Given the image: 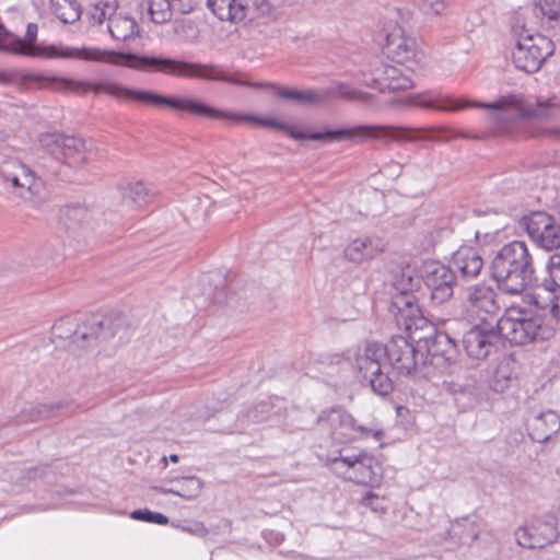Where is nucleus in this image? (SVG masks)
<instances>
[{"mask_svg":"<svg viewBox=\"0 0 560 560\" xmlns=\"http://www.w3.org/2000/svg\"><path fill=\"white\" fill-rule=\"evenodd\" d=\"M271 410L272 407L269 401H260L253 408L248 409L244 417L248 422L260 423L269 419Z\"/></svg>","mask_w":560,"mask_h":560,"instance_id":"obj_40","label":"nucleus"},{"mask_svg":"<svg viewBox=\"0 0 560 560\" xmlns=\"http://www.w3.org/2000/svg\"><path fill=\"white\" fill-rule=\"evenodd\" d=\"M454 269L465 279L476 278L482 270L483 260L476 249L460 247L452 258Z\"/></svg>","mask_w":560,"mask_h":560,"instance_id":"obj_22","label":"nucleus"},{"mask_svg":"<svg viewBox=\"0 0 560 560\" xmlns=\"http://www.w3.org/2000/svg\"><path fill=\"white\" fill-rule=\"evenodd\" d=\"M9 139V133L5 130H0V143L5 142Z\"/></svg>","mask_w":560,"mask_h":560,"instance_id":"obj_53","label":"nucleus"},{"mask_svg":"<svg viewBox=\"0 0 560 560\" xmlns=\"http://www.w3.org/2000/svg\"><path fill=\"white\" fill-rule=\"evenodd\" d=\"M389 82H386V92H395L400 90H408L413 86L412 80L405 73L402 67L396 66V74L392 75Z\"/></svg>","mask_w":560,"mask_h":560,"instance_id":"obj_39","label":"nucleus"},{"mask_svg":"<svg viewBox=\"0 0 560 560\" xmlns=\"http://www.w3.org/2000/svg\"><path fill=\"white\" fill-rule=\"evenodd\" d=\"M451 530L463 544L471 545L481 533V522L465 517L456 521Z\"/></svg>","mask_w":560,"mask_h":560,"instance_id":"obj_30","label":"nucleus"},{"mask_svg":"<svg viewBox=\"0 0 560 560\" xmlns=\"http://www.w3.org/2000/svg\"><path fill=\"white\" fill-rule=\"evenodd\" d=\"M378 500V495L373 492H366L362 498V504L371 506L373 510H377L374 501Z\"/></svg>","mask_w":560,"mask_h":560,"instance_id":"obj_49","label":"nucleus"},{"mask_svg":"<svg viewBox=\"0 0 560 560\" xmlns=\"http://www.w3.org/2000/svg\"><path fill=\"white\" fill-rule=\"evenodd\" d=\"M489 276L506 295H522L537 281L533 254L523 241H512L493 253Z\"/></svg>","mask_w":560,"mask_h":560,"instance_id":"obj_4","label":"nucleus"},{"mask_svg":"<svg viewBox=\"0 0 560 560\" xmlns=\"http://www.w3.org/2000/svg\"><path fill=\"white\" fill-rule=\"evenodd\" d=\"M394 52L398 61L410 59L415 55V43L408 39H400Z\"/></svg>","mask_w":560,"mask_h":560,"instance_id":"obj_44","label":"nucleus"},{"mask_svg":"<svg viewBox=\"0 0 560 560\" xmlns=\"http://www.w3.org/2000/svg\"><path fill=\"white\" fill-rule=\"evenodd\" d=\"M558 536L559 532L553 518L534 520L515 532L516 542L528 549L545 548L553 544Z\"/></svg>","mask_w":560,"mask_h":560,"instance_id":"obj_18","label":"nucleus"},{"mask_svg":"<svg viewBox=\"0 0 560 560\" xmlns=\"http://www.w3.org/2000/svg\"><path fill=\"white\" fill-rule=\"evenodd\" d=\"M122 198L129 205L135 203L137 207H142L148 203L150 196L149 190L143 183L138 182L128 185L122 192Z\"/></svg>","mask_w":560,"mask_h":560,"instance_id":"obj_35","label":"nucleus"},{"mask_svg":"<svg viewBox=\"0 0 560 560\" xmlns=\"http://www.w3.org/2000/svg\"><path fill=\"white\" fill-rule=\"evenodd\" d=\"M117 1L116 0H101L97 2L90 12V19L96 23L102 24L116 15Z\"/></svg>","mask_w":560,"mask_h":560,"instance_id":"obj_36","label":"nucleus"},{"mask_svg":"<svg viewBox=\"0 0 560 560\" xmlns=\"http://www.w3.org/2000/svg\"><path fill=\"white\" fill-rule=\"evenodd\" d=\"M38 471H40V476L46 471V468H43V469H38V468H35L33 469V471H31L30 474H32V476H30V478H36L38 476Z\"/></svg>","mask_w":560,"mask_h":560,"instance_id":"obj_52","label":"nucleus"},{"mask_svg":"<svg viewBox=\"0 0 560 560\" xmlns=\"http://www.w3.org/2000/svg\"><path fill=\"white\" fill-rule=\"evenodd\" d=\"M9 30L0 22V50H2V44L8 39Z\"/></svg>","mask_w":560,"mask_h":560,"instance_id":"obj_50","label":"nucleus"},{"mask_svg":"<svg viewBox=\"0 0 560 560\" xmlns=\"http://www.w3.org/2000/svg\"><path fill=\"white\" fill-rule=\"evenodd\" d=\"M130 517L132 520L142 521L147 523H154L160 525H166L168 517L162 513L153 512L148 509L135 510L131 512Z\"/></svg>","mask_w":560,"mask_h":560,"instance_id":"obj_41","label":"nucleus"},{"mask_svg":"<svg viewBox=\"0 0 560 560\" xmlns=\"http://www.w3.org/2000/svg\"><path fill=\"white\" fill-rule=\"evenodd\" d=\"M113 336L114 331L109 320H98L95 317L90 320L89 328L86 325L82 327L77 326L71 317L60 318L51 328L54 341L56 339L72 338L71 342L78 347H81V342L89 341V343H92L98 339L106 340ZM82 348H85V346H82Z\"/></svg>","mask_w":560,"mask_h":560,"instance_id":"obj_13","label":"nucleus"},{"mask_svg":"<svg viewBox=\"0 0 560 560\" xmlns=\"http://www.w3.org/2000/svg\"><path fill=\"white\" fill-rule=\"evenodd\" d=\"M176 495L185 500H195L201 493L203 482L196 476L176 478Z\"/></svg>","mask_w":560,"mask_h":560,"instance_id":"obj_32","label":"nucleus"},{"mask_svg":"<svg viewBox=\"0 0 560 560\" xmlns=\"http://www.w3.org/2000/svg\"><path fill=\"white\" fill-rule=\"evenodd\" d=\"M526 425L533 441L542 443L560 430V416L552 410L533 412Z\"/></svg>","mask_w":560,"mask_h":560,"instance_id":"obj_20","label":"nucleus"},{"mask_svg":"<svg viewBox=\"0 0 560 560\" xmlns=\"http://www.w3.org/2000/svg\"><path fill=\"white\" fill-rule=\"evenodd\" d=\"M172 14L177 12L179 14L190 13L196 4L195 0H171Z\"/></svg>","mask_w":560,"mask_h":560,"instance_id":"obj_46","label":"nucleus"},{"mask_svg":"<svg viewBox=\"0 0 560 560\" xmlns=\"http://www.w3.org/2000/svg\"><path fill=\"white\" fill-rule=\"evenodd\" d=\"M521 225L537 247L547 252L560 249V222L555 217L535 211L522 217Z\"/></svg>","mask_w":560,"mask_h":560,"instance_id":"obj_15","label":"nucleus"},{"mask_svg":"<svg viewBox=\"0 0 560 560\" xmlns=\"http://www.w3.org/2000/svg\"><path fill=\"white\" fill-rule=\"evenodd\" d=\"M180 528L183 532H186V533L199 536V537H205L208 534V529L200 522H195L188 526H182Z\"/></svg>","mask_w":560,"mask_h":560,"instance_id":"obj_47","label":"nucleus"},{"mask_svg":"<svg viewBox=\"0 0 560 560\" xmlns=\"http://www.w3.org/2000/svg\"><path fill=\"white\" fill-rule=\"evenodd\" d=\"M56 16L66 24L77 22L81 16V5L77 0H50Z\"/></svg>","mask_w":560,"mask_h":560,"instance_id":"obj_31","label":"nucleus"},{"mask_svg":"<svg viewBox=\"0 0 560 560\" xmlns=\"http://www.w3.org/2000/svg\"><path fill=\"white\" fill-rule=\"evenodd\" d=\"M549 278L545 279L542 285L546 290L552 292L560 288V253L552 254L547 262Z\"/></svg>","mask_w":560,"mask_h":560,"instance_id":"obj_37","label":"nucleus"},{"mask_svg":"<svg viewBox=\"0 0 560 560\" xmlns=\"http://www.w3.org/2000/svg\"><path fill=\"white\" fill-rule=\"evenodd\" d=\"M497 292L490 285L479 283L468 287L465 291L464 303L467 311L486 322L500 310Z\"/></svg>","mask_w":560,"mask_h":560,"instance_id":"obj_19","label":"nucleus"},{"mask_svg":"<svg viewBox=\"0 0 560 560\" xmlns=\"http://www.w3.org/2000/svg\"><path fill=\"white\" fill-rule=\"evenodd\" d=\"M365 77V85L372 89H377L380 92H386V82L393 79V74H396V66L387 65L381 59L375 58L368 70L363 73Z\"/></svg>","mask_w":560,"mask_h":560,"instance_id":"obj_25","label":"nucleus"},{"mask_svg":"<svg viewBox=\"0 0 560 560\" xmlns=\"http://www.w3.org/2000/svg\"><path fill=\"white\" fill-rule=\"evenodd\" d=\"M382 252L378 244L371 237H362L352 241L343 250L345 258L351 262L360 264L373 258Z\"/></svg>","mask_w":560,"mask_h":560,"instance_id":"obj_26","label":"nucleus"},{"mask_svg":"<svg viewBox=\"0 0 560 560\" xmlns=\"http://www.w3.org/2000/svg\"><path fill=\"white\" fill-rule=\"evenodd\" d=\"M363 349V347H359L355 351H347V353H335L330 357L331 364H339L342 361H351L352 357L355 359V353Z\"/></svg>","mask_w":560,"mask_h":560,"instance_id":"obj_48","label":"nucleus"},{"mask_svg":"<svg viewBox=\"0 0 560 560\" xmlns=\"http://www.w3.org/2000/svg\"><path fill=\"white\" fill-rule=\"evenodd\" d=\"M68 404H40L28 409H24L16 417L18 424H27L31 422H37L40 420L49 419L59 415L65 413L63 410L69 409Z\"/></svg>","mask_w":560,"mask_h":560,"instance_id":"obj_24","label":"nucleus"},{"mask_svg":"<svg viewBox=\"0 0 560 560\" xmlns=\"http://www.w3.org/2000/svg\"><path fill=\"white\" fill-rule=\"evenodd\" d=\"M327 465L335 474L359 485H374L380 480L377 460L362 451L342 448L339 456L327 458Z\"/></svg>","mask_w":560,"mask_h":560,"instance_id":"obj_10","label":"nucleus"},{"mask_svg":"<svg viewBox=\"0 0 560 560\" xmlns=\"http://www.w3.org/2000/svg\"><path fill=\"white\" fill-rule=\"evenodd\" d=\"M335 93L348 101H359L362 103H369L372 98V94L351 88L346 83H338L336 85Z\"/></svg>","mask_w":560,"mask_h":560,"instance_id":"obj_38","label":"nucleus"},{"mask_svg":"<svg viewBox=\"0 0 560 560\" xmlns=\"http://www.w3.org/2000/svg\"><path fill=\"white\" fill-rule=\"evenodd\" d=\"M170 459L173 462V463H177L178 462V456L176 454H172L170 455Z\"/></svg>","mask_w":560,"mask_h":560,"instance_id":"obj_54","label":"nucleus"},{"mask_svg":"<svg viewBox=\"0 0 560 560\" xmlns=\"http://www.w3.org/2000/svg\"><path fill=\"white\" fill-rule=\"evenodd\" d=\"M516 377V362L512 358H503L493 372L490 383L491 388L497 393H502Z\"/></svg>","mask_w":560,"mask_h":560,"instance_id":"obj_28","label":"nucleus"},{"mask_svg":"<svg viewBox=\"0 0 560 560\" xmlns=\"http://www.w3.org/2000/svg\"><path fill=\"white\" fill-rule=\"evenodd\" d=\"M500 342L497 328L486 323L471 327L462 339L465 352L474 360L487 359L497 351Z\"/></svg>","mask_w":560,"mask_h":560,"instance_id":"obj_17","label":"nucleus"},{"mask_svg":"<svg viewBox=\"0 0 560 560\" xmlns=\"http://www.w3.org/2000/svg\"><path fill=\"white\" fill-rule=\"evenodd\" d=\"M0 184L12 197L38 207L47 201L48 190L44 180L18 159L0 164Z\"/></svg>","mask_w":560,"mask_h":560,"instance_id":"obj_6","label":"nucleus"},{"mask_svg":"<svg viewBox=\"0 0 560 560\" xmlns=\"http://www.w3.org/2000/svg\"><path fill=\"white\" fill-rule=\"evenodd\" d=\"M107 30L110 36L116 40H128L139 34V27L133 18L117 12L116 15L109 19Z\"/></svg>","mask_w":560,"mask_h":560,"instance_id":"obj_27","label":"nucleus"},{"mask_svg":"<svg viewBox=\"0 0 560 560\" xmlns=\"http://www.w3.org/2000/svg\"><path fill=\"white\" fill-rule=\"evenodd\" d=\"M59 82L60 89L78 94H85L89 91H92L95 94L104 92L122 102L132 101L152 107H170L176 112L188 113L196 117H206L219 120L225 119L232 121H254L261 126L284 130L295 140H315V132L307 133L296 130L291 125L284 124L278 119L222 110L191 97L163 95L153 91L131 89L109 81L89 83L70 79H61Z\"/></svg>","mask_w":560,"mask_h":560,"instance_id":"obj_2","label":"nucleus"},{"mask_svg":"<svg viewBox=\"0 0 560 560\" xmlns=\"http://www.w3.org/2000/svg\"><path fill=\"white\" fill-rule=\"evenodd\" d=\"M523 12H516L512 21L515 47L512 62L516 69L526 73L537 72L555 51L553 42L542 34H532L525 26Z\"/></svg>","mask_w":560,"mask_h":560,"instance_id":"obj_5","label":"nucleus"},{"mask_svg":"<svg viewBox=\"0 0 560 560\" xmlns=\"http://www.w3.org/2000/svg\"><path fill=\"white\" fill-rule=\"evenodd\" d=\"M88 218L85 208L79 205L66 206L60 211V221L67 230H75Z\"/></svg>","mask_w":560,"mask_h":560,"instance_id":"obj_34","label":"nucleus"},{"mask_svg":"<svg viewBox=\"0 0 560 560\" xmlns=\"http://www.w3.org/2000/svg\"><path fill=\"white\" fill-rule=\"evenodd\" d=\"M278 96L301 105H317L330 96L329 91L279 89Z\"/></svg>","mask_w":560,"mask_h":560,"instance_id":"obj_29","label":"nucleus"},{"mask_svg":"<svg viewBox=\"0 0 560 560\" xmlns=\"http://www.w3.org/2000/svg\"><path fill=\"white\" fill-rule=\"evenodd\" d=\"M416 2L419 9L427 15H441L446 9L444 0H416Z\"/></svg>","mask_w":560,"mask_h":560,"instance_id":"obj_43","label":"nucleus"},{"mask_svg":"<svg viewBox=\"0 0 560 560\" xmlns=\"http://www.w3.org/2000/svg\"><path fill=\"white\" fill-rule=\"evenodd\" d=\"M424 353L415 347L406 337L398 335L385 345L366 342L363 349L355 353V368L362 377L369 381L372 390L386 396L394 389V381L386 371L389 365L397 374L411 375Z\"/></svg>","mask_w":560,"mask_h":560,"instance_id":"obj_3","label":"nucleus"},{"mask_svg":"<svg viewBox=\"0 0 560 560\" xmlns=\"http://www.w3.org/2000/svg\"><path fill=\"white\" fill-rule=\"evenodd\" d=\"M316 422L319 425H327L331 438L338 442L362 439L369 434H373L376 440H381L383 436L381 430H372L364 425H358L350 413L337 408L323 411Z\"/></svg>","mask_w":560,"mask_h":560,"instance_id":"obj_14","label":"nucleus"},{"mask_svg":"<svg viewBox=\"0 0 560 560\" xmlns=\"http://www.w3.org/2000/svg\"><path fill=\"white\" fill-rule=\"evenodd\" d=\"M551 133L560 139V129L552 130Z\"/></svg>","mask_w":560,"mask_h":560,"instance_id":"obj_55","label":"nucleus"},{"mask_svg":"<svg viewBox=\"0 0 560 560\" xmlns=\"http://www.w3.org/2000/svg\"><path fill=\"white\" fill-rule=\"evenodd\" d=\"M442 386L444 390L452 395H470L476 389L477 381L467 369L460 364H450Z\"/></svg>","mask_w":560,"mask_h":560,"instance_id":"obj_21","label":"nucleus"},{"mask_svg":"<svg viewBox=\"0 0 560 560\" xmlns=\"http://www.w3.org/2000/svg\"><path fill=\"white\" fill-rule=\"evenodd\" d=\"M38 26L35 23H28L26 26L25 37L13 34L9 31L8 39L2 44V51L14 55L28 57L36 56H61V57H79L85 60L103 61L116 66H126L137 71L158 72L164 75L189 78V79H208L224 80L217 75L215 67L197 62H189L164 56H142L131 52H117L109 50H101L97 48H83L77 50L75 54L57 52L55 47L43 49L36 46Z\"/></svg>","mask_w":560,"mask_h":560,"instance_id":"obj_1","label":"nucleus"},{"mask_svg":"<svg viewBox=\"0 0 560 560\" xmlns=\"http://www.w3.org/2000/svg\"><path fill=\"white\" fill-rule=\"evenodd\" d=\"M415 104L423 108H434L439 110H458L464 107H477L494 109L498 113L494 115V120L498 122H505L511 118L518 117L522 114L521 100L516 95L503 96L492 103L481 102H465L457 101L448 95L429 92L423 95L415 97Z\"/></svg>","mask_w":560,"mask_h":560,"instance_id":"obj_9","label":"nucleus"},{"mask_svg":"<svg viewBox=\"0 0 560 560\" xmlns=\"http://www.w3.org/2000/svg\"><path fill=\"white\" fill-rule=\"evenodd\" d=\"M38 141L58 164V168H49V172L57 177H63L61 174L63 164L69 167H78L86 161V142L82 138L45 132L39 136Z\"/></svg>","mask_w":560,"mask_h":560,"instance_id":"obj_11","label":"nucleus"},{"mask_svg":"<svg viewBox=\"0 0 560 560\" xmlns=\"http://www.w3.org/2000/svg\"><path fill=\"white\" fill-rule=\"evenodd\" d=\"M420 277L416 276L410 267L402 268L395 273L392 282V298L389 312L396 318L398 325H402L407 331L418 322L425 324V318L420 314L415 291L420 285Z\"/></svg>","mask_w":560,"mask_h":560,"instance_id":"obj_7","label":"nucleus"},{"mask_svg":"<svg viewBox=\"0 0 560 560\" xmlns=\"http://www.w3.org/2000/svg\"><path fill=\"white\" fill-rule=\"evenodd\" d=\"M154 490L159 491L162 494H174L176 495L175 487L166 488V487H155Z\"/></svg>","mask_w":560,"mask_h":560,"instance_id":"obj_51","label":"nucleus"},{"mask_svg":"<svg viewBox=\"0 0 560 560\" xmlns=\"http://www.w3.org/2000/svg\"><path fill=\"white\" fill-rule=\"evenodd\" d=\"M500 234H501L500 229H497L494 231H488V232H482V231L478 230L475 233V240H476L477 244L480 246H489V245H492V244H495L499 242Z\"/></svg>","mask_w":560,"mask_h":560,"instance_id":"obj_45","label":"nucleus"},{"mask_svg":"<svg viewBox=\"0 0 560 560\" xmlns=\"http://www.w3.org/2000/svg\"><path fill=\"white\" fill-rule=\"evenodd\" d=\"M421 279L430 290V300L441 305L453 296L456 276L453 269L436 260H425L420 268Z\"/></svg>","mask_w":560,"mask_h":560,"instance_id":"obj_16","label":"nucleus"},{"mask_svg":"<svg viewBox=\"0 0 560 560\" xmlns=\"http://www.w3.org/2000/svg\"><path fill=\"white\" fill-rule=\"evenodd\" d=\"M234 0H207V5L211 10V12L219 19H230L233 16L231 11L228 10V7L233 4Z\"/></svg>","mask_w":560,"mask_h":560,"instance_id":"obj_42","label":"nucleus"},{"mask_svg":"<svg viewBox=\"0 0 560 560\" xmlns=\"http://www.w3.org/2000/svg\"><path fill=\"white\" fill-rule=\"evenodd\" d=\"M541 318L532 312L518 307H509L497 323V331L501 339L511 345L522 346L537 339L542 330Z\"/></svg>","mask_w":560,"mask_h":560,"instance_id":"obj_12","label":"nucleus"},{"mask_svg":"<svg viewBox=\"0 0 560 560\" xmlns=\"http://www.w3.org/2000/svg\"><path fill=\"white\" fill-rule=\"evenodd\" d=\"M408 334L412 341H417L421 350L425 349L423 364L446 369L450 364L456 363L457 341L448 332L435 330L425 319V324L418 322V327L413 326Z\"/></svg>","mask_w":560,"mask_h":560,"instance_id":"obj_8","label":"nucleus"},{"mask_svg":"<svg viewBox=\"0 0 560 560\" xmlns=\"http://www.w3.org/2000/svg\"><path fill=\"white\" fill-rule=\"evenodd\" d=\"M231 11L230 19L222 21L238 23L247 18L253 12L256 16L269 15L272 11V4L269 0H234V3L228 7Z\"/></svg>","mask_w":560,"mask_h":560,"instance_id":"obj_23","label":"nucleus"},{"mask_svg":"<svg viewBox=\"0 0 560 560\" xmlns=\"http://www.w3.org/2000/svg\"><path fill=\"white\" fill-rule=\"evenodd\" d=\"M150 20L155 24H164L172 19L171 0H144Z\"/></svg>","mask_w":560,"mask_h":560,"instance_id":"obj_33","label":"nucleus"}]
</instances>
